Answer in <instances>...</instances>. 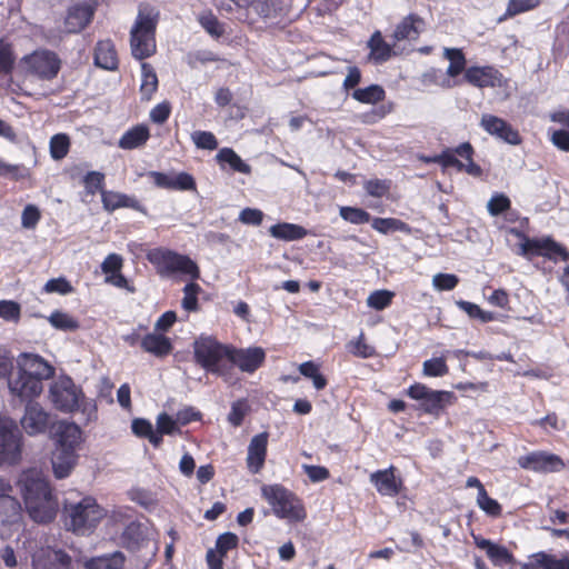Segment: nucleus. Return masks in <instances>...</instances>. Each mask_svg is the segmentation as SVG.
Listing matches in <instances>:
<instances>
[{"mask_svg":"<svg viewBox=\"0 0 569 569\" xmlns=\"http://www.w3.org/2000/svg\"><path fill=\"white\" fill-rule=\"evenodd\" d=\"M17 375L8 379L10 393L20 399H33L42 390V381L54 375V368L42 357L21 353L17 360Z\"/></svg>","mask_w":569,"mask_h":569,"instance_id":"obj_1","label":"nucleus"},{"mask_svg":"<svg viewBox=\"0 0 569 569\" xmlns=\"http://www.w3.org/2000/svg\"><path fill=\"white\" fill-rule=\"evenodd\" d=\"M48 398L58 411L64 413L80 411L86 421L97 417L96 403L87 399L82 389L68 376H60L51 382Z\"/></svg>","mask_w":569,"mask_h":569,"instance_id":"obj_2","label":"nucleus"},{"mask_svg":"<svg viewBox=\"0 0 569 569\" xmlns=\"http://www.w3.org/2000/svg\"><path fill=\"white\" fill-rule=\"evenodd\" d=\"M193 357L207 372L221 377L226 382L232 383L230 375V346L223 345L211 337H200L193 342Z\"/></svg>","mask_w":569,"mask_h":569,"instance_id":"obj_3","label":"nucleus"},{"mask_svg":"<svg viewBox=\"0 0 569 569\" xmlns=\"http://www.w3.org/2000/svg\"><path fill=\"white\" fill-rule=\"evenodd\" d=\"M106 516L93 497L86 496L78 501L66 500L63 518L67 530L80 536L91 533Z\"/></svg>","mask_w":569,"mask_h":569,"instance_id":"obj_4","label":"nucleus"},{"mask_svg":"<svg viewBox=\"0 0 569 569\" xmlns=\"http://www.w3.org/2000/svg\"><path fill=\"white\" fill-rule=\"evenodd\" d=\"M157 16L153 9L141 8L134 26L131 29V51L138 60L152 56L156 51L154 31Z\"/></svg>","mask_w":569,"mask_h":569,"instance_id":"obj_5","label":"nucleus"},{"mask_svg":"<svg viewBox=\"0 0 569 569\" xmlns=\"http://www.w3.org/2000/svg\"><path fill=\"white\" fill-rule=\"evenodd\" d=\"M147 258L162 278L171 277L174 273L189 276L192 280L200 277L199 267L193 260L172 250L156 248L148 252Z\"/></svg>","mask_w":569,"mask_h":569,"instance_id":"obj_6","label":"nucleus"},{"mask_svg":"<svg viewBox=\"0 0 569 569\" xmlns=\"http://www.w3.org/2000/svg\"><path fill=\"white\" fill-rule=\"evenodd\" d=\"M261 493L277 517L289 521H301L306 518V511L300 500L283 486L264 485L261 488Z\"/></svg>","mask_w":569,"mask_h":569,"instance_id":"obj_7","label":"nucleus"},{"mask_svg":"<svg viewBox=\"0 0 569 569\" xmlns=\"http://www.w3.org/2000/svg\"><path fill=\"white\" fill-rule=\"evenodd\" d=\"M23 413L20 418L21 429L30 437L51 432L57 417L43 408L39 402L27 399Z\"/></svg>","mask_w":569,"mask_h":569,"instance_id":"obj_8","label":"nucleus"},{"mask_svg":"<svg viewBox=\"0 0 569 569\" xmlns=\"http://www.w3.org/2000/svg\"><path fill=\"white\" fill-rule=\"evenodd\" d=\"M516 234L523 239L519 251L521 256H543L550 260H555L556 256H559L565 261L569 260L568 250L549 237L543 239H530L520 231H516Z\"/></svg>","mask_w":569,"mask_h":569,"instance_id":"obj_9","label":"nucleus"},{"mask_svg":"<svg viewBox=\"0 0 569 569\" xmlns=\"http://www.w3.org/2000/svg\"><path fill=\"white\" fill-rule=\"evenodd\" d=\"M266 359V352L261 347L236 348L230 346V375L234 377V367L242 372L252 373L260 368Z\"/></svg>","mask_w":569,"mask_h":569,"instance_id":"obj_10","label":"nucleus"},{"mask_svg":"<svg viewBox=\"0 0 569 569\" xmlns=\"http://www.w3.org/2000/svg\"><path fill=\"white\" fill-rule=\"evenodd\" d=\"M408 396L420 401L421 408L431 415H438L452 397L449 391L431 390L425 385L416 383L408 389Z\"/></svg>","mask_w":569,"mask_h":569,"instance_id":"obj_11","label":"nucleus"},{"mask_svg":"<svg viewBox=\"0 0 569 569\" xmlns=\"http://www.w3.org/2000/svg\"><path fill=\"white\" fill-rule=\"evenodd\" d=\"M21 436L11 420H0V462H16L20 457Z\"/></svg>","mask_w":569,"mask_h":569,"instance_id":"obj_12","label":"nucleus"},{"mask_svg":"<svg viewBox=\"0 0 569 569\" xmlns=\"http://www.w3.org/2000/svg\"><path fill=\"white\" fill-rule=\"evenodd\" d=\"M24 63L30 73L47 80L54 78L60 69V61L51 51H36L24 58Z\"/></svg>","mask_w":569,"mask_h":569,"instance_id":"obj_13","label":"nucleus"},{"mask_svg":"<svg viewBox=\"0 0 569 569\" xmlns=\"http://www.w3.org/2000/svg\"><path fill=\"white\" fill-rule=\"evenodd\" d=\"M518 463L521 468L536 472H555L565 466L559 456L542 451L519 457Z\"/></svg>","mask_w":569,"mask_h":569,"instance_id":"obj_14","label":"nucleus"},{"mask_svg":"<svg viewBox=\"0 0 569 569\" xmlns=\"http://www.w3.org/2000/svg\"><path fill=\"white\" fill-rule=\"evenodd\" d=\"M19 483L23 495L24 502L29 499L41 498L42 496H51V489L42 472L38 469H30L24 471Z\"/></svg>","mask_w":569,"mask_h":569,"instance_id":"obj_15","label":"nucleus"},{"mask_svg":"<svg viewBox=\"0 0 569 569\" xmlns=\"http://www.w3.org/2000/svg\"><path fill=\"white\" fill-rule=\"evenodd\" d=\"M480 126L487 133L495 136L509 144L517 146L521 143L519 132L506 120L499 117L483 114L481 117Z\"/></svg>","mask_w":569,"mask_h":569,"instance_id":"obj_16","label":"nucleus"},{"mask_svg":"<svg viewBox=\"0 0 569 569\" xmlns=\"http://www.w3.org/2000/svg\"><path fill=\"white\" fill-rule=\"evenodd\" d=\"M26 509L31 519L39 523H48L51 522L58 511V502L54 497L51 496H42L37 499H29V501L24 502Z\"/></svg>","mask_w":569,"mask_h":569,"instance_id":"obj_17","label":"nucleus"},{"mask_svg":"<svg viewBox=\"0 0 569 569\" xmlns=\"http://www.w3.org/2000/svg\"><path fill=\"white\" fill-rule=\"evenodd\" d=\"M50 433H52L56 439V447L77 451L82 432L76 423L57 419Z\"/></svg>","mask_w":569,"mask_h":569,"instance_id":"obj_18","label":"nucleus"},{"mask_svg":"<svg viewBox=\"0 0 569 569\" xmlns=\"http://www.w3.org/2000/svg\"><path fill=\"white\" fill-rule=\"evenodd\" d=\"M149 176L153 179L154 184L159 188L182 191L196 190V181L193 177L187 172L174 174L150 171Z\"/></svg>","mask_w":569,"mask_h":569,"instance_id":"obj_19","label":"nucleus"},{"mask_svg":"<svg viewBox=\"0 0 569 569\" xmlns=\"http://www.w3.org/2000/svg\"><path fill=\"white\" fill-rule=\"evenodd\" d=\"M268 433L256 435L248 446L247 466L251 473H258L267 456Z\"/></svg>","mask_w":569,"mask_h":569,"instance_id":"obj_20","label":"nucleus"},{"mask_svg":"<svg viewBox=\"0 0 569 569\" xmlns=\"http://www.w3.org/2000/svg\"><path fill=\"white\" fill-rule=\"evenodd\" d=\"M425 29V21L418 14L410 13L405 17L396 27L391 38L395 43L408 40L415 41Z\"/></svg>","mask_w":569,"mask_h":569,"instance_id":"obj_21","label":"nucleus"},{"mask_svg":"<svg viewBox=\"0 0 569 569\" xmlns=\"http://www.w3.org/2000/svg\"><path fill=\"white\" fill-rule=\"evenodd\" d=\"M476 546L485 550L488 558L495 566L513 565L516 559L512 553L503 546L492 542L491 540L481 538L479 536H472Z\"/></svg>","mask_w":569,"mask_h":569,"instance_id":"obj_22","label":"nucleus"},{"mask_svg":"<svg viewBox=\"0 0 569 569\" xmlns=\"http://www.w3.org/2000/svg\"><path fill=\"white\" fill-rule=\"evenodd\" d=\"M396 468L390 467L385 470H378L370 475V481L373 483L379 493L383 496H396L400 492L401 480L396 479Z\"/></svg>","mask_w":569,"mask_h":569,"instance_id":"obj_23","label":"nucleus"},{"mask_svg":"<svg viewBox=\"0 0 569 569\" xmlns=\"http://www.w3.org/2000/svg\"><path fill=\"white\" fill-rule=\"evenodd\" d=\"M93 9L88 4H76L68 10L64 19V31L77 33L81 31L92 19Z\"/></svg>","mask_w":569,"mask_h":569,"instance_id":"obj_24","label":"nucleus"},{"mask_svg":"<svg viewBox=\"0 0 569 569\" xmlns=\"http://www.w3.org/2000/svg\"><path fill=\"white\" fill-rule=\"evenodd\" d=\"M77 458L76 451L56 447L51 456L52 470L56 478H67L74 468Z\"/></svg>","mask_w":569,"mask_h":569,"instance_id":"obj_25","label":"nucleus"},{"mask_svg":"<svg viewBox=\"0 0 569 569\" xmlns=\"http://www.w3.org/2000/svg\"><path fill=\"white\" fill-rule=\"evenodd\" d=\"M148 536V527L137 520H130L121 535L122 545L129 550H138Z\"/></svg>","mask_w":569,"mask_h":569,"instance_id":"obj_26","label":"nucleus"},{"mask_svg":"<svg viewBox=\"0 0 569 569\" xmlns=\"http://www.w3.org/2000/svg\"><path fill=\"white\" fill-rule=\"evenodd\" d=\"M465 79L478 88L495 87L499 82V73L492 67H470L465 72Z\"/></svg>","mask_w":569,"mask_h":569,"instance_id":"obj_27","label":"nucleus"},{"mask_svg":"<svg viewBox=\"0 0 569 569\" xmlns=\"http://www.w3.org/2000/svg\"><path fill=\"white\" fill-rule=\"evenodd\" d=\"M20 519V502L11 496L0 495V528L17 525Z\"/></svg>","mask_w":569,"mask_h":569,"instance_id":"obj_28","label":"nucleus"},{"mask_svg":"<svg viewBox=\"0 0 569 569\" xmlns=\"http://www.w3.org/2000/svg\"><path fill=\"white\" fill-rule=\"evenodd\" d=\"M94 63L106 70H114L118 67V58L111 41L98 42L94 51Z\"/></svg>","mask_w":569,"mask_h":569,"instance_id":"obj_29","label":"nucleus"},{"mask_svg":"<svg viewBox=\"0 0 569 569\" xmlns=\"http://www.w3.org/2000/svg\"><path fill=\"white\" fill-rule=\"evenodd\" d=\"M238 7L247 9L249 13L260 18H270L276 14L278 0H232Z\"/></svg>","mask_w":569,"mask_h":569,"instance_id":"obj_30","label":"nucleus"},{"mask_svg":"<svg viewBox=\"0 0 569 569\" xmlns=\"http://www.w3.org/2000/svg\"><path fill=\"white\" fill-rule=\"evenodd\" d=\"M269 233L271 237L279 240L295 241L305 238L308 234V231L299 224L279 222L269 228Z\"/></svg>","mask_w":569,"mask_h":569,"instance_id":"obj_31","label":"nucleus"},{"mask_svg":"<svg viewBox=\"0 0 569 569\" xmlns=\"http://www.w3.org/2000/svg\"><path fill=\"white\" fill-rule=\"evenodd\" d=\"M126 557L121 551L106 553L86 561V569H122Z\"/></svg>","mask_w":569,"mask_h":569,"instance_id":"obj_32","label":"nucleus"},{"mask_svg":"<svg viewBox=\"0 0 569 569\" xmlns=\"http://www.w3.org/2000/svg\"><path fill=\"white\" fill-rule=\"evenodd\" d=\"M141 347L144 351L152 353L156 357H164L172 350L170 339L157 333L147 335L141 341Z\"/></svg>","mask_w":569,"mask_h":569,"instance_id":"obj_33","label":"nucleus"},{"mask_svg":"<svg viewBox=\"0 0 569 569\" xmlns=\"http://www.w3.org/2000/svg\"><path fill=\"white\" fill-rule=\"evenodd\" d=\"M368 46L371 50V57L376 62H385L392 56L393 47H396L395 40L391 43L385 41L380 31H376Z\"/></svg>","mask_w":569,"mask_h":569,"instance_id":"obj_34","label":"nucleus"},{"mask_svg":"<svg viewBox=\"0 0 569 569\" xmlns=\"http://www.w3.org/2000/svg\"><path fill=\"white\" fill-rule=\"evenodd\" d=\"M216 160L223 167V164H229V167L237 172H241L244 174H249L251 172V167L246 163L231 148H222L216 154Z\"/></svg>","mask_w":569,"mask_h":569,"instance_id":"obj_35","label":"nucleus"},{"mask_svg":"<svg viewBox=\"0 0 569 569\" xmlns=\"http://www.w3.org/2000/svg\"><path fill=\"white\" fill-rule=\"evenodd\" d=\"M149 138V130L144 126H137L128 130L119 140L121 149L130 150L142 146Z\"/></svg>","mask_w":569,"mask_h":569,"instance_id":"obj_36","label":"nucleus"},{"mask_svg":"<svg viewBox=\"0 0 569 569\" xmlns=\"http://www.w3.org/2000/svg\"><path fill=\"white\" fill-rule=\"evenodd\" d=\"M142 81L140 93L142 99L150 100L158 88V77L154 69L147 62L141 63Z\"/></svg>","mask_w":569,"mask_h":569,"instance_id":"obj_37","label":"nucleus"},{"mask_svg":"<svg viewBox=\"0 0 569 569\" xmlns=\"http://www.w3.org/2000/svg\"><path fill=\"white\" fill-rule=\"evenodd\" d=\"M535 569H569V557L557 559L555 556L539 551L532 555Z\"/></svg>","mask_w":569,"mask_h":569,"instance_id":"obj_38","label":"nucleus"},{"mask_svg":"<svg viewBox=\"0 0 569 569\" xmlns=\"http://www.w3.org/2000/svg\"><path fill=\"white\" fill-rule=\"evenodd\" d=\"M131 429L136 436L140 438H147L154 447H158L162 442L161 436L156 433L152 423L147 419H133Z\"/></svg>","mask_w":569,"mask_h":569,"instance_id":"obj_39","label":"nucleus"},{"mask_svg":"<svg viewBox=\"0 0 569 569\" xmlns=\"http://www.w3.org/2000/svg\"><path fill=\"white\" fill-rule=\"evenodd\" d=\"M443 56L450 61L447 74L451 78L459 76L466 68V58L461 49L445 48Z\"/></svg>","mask_w":569,"mask_h":569,"instance_id":"obj_40","label":"nucleus"},{"mask_svg":"<svg viewBox=\"0 0 569 569\" xmlns=\"http://www.w3.org/2000/svg\"><path fill=\"white\" fill-rule=\"evenodd\" d=\"M456 305L460 310L466 312L469 316V318L478 319L482 323L497 320L496 313L482 310L478 305H476L473 302H469L466 300H458V301H456Z\"/></svg>","mask_w":569,"mask_h":569,"instance_id":"obj_41","label":"nucleus"},{"mask_svg":"<svg viewBox=\"0 0 569 569\" xmlns=\"http://www.w3.org/2000/svg\"><path fill=\"white\" fill-rule=\"evenodd\" d=\"M352 98L362 103H377L385 99V90L378 84H371L363 89H356Z\"/></svg>","mask_w":569,"mask_h":569,"instance_id":"obj_42","label":"nucleus"},{"mask_svg":"<svg viewBox=\"0 0 569 569\" xmlns=\"http://www.w3.org/2000/svg\"><path fill=\"white\" fill-rule=\"evenodd\" d=\"M371 226L380 233H388L390 231H405L408 229L407 224L395 218H375L371 220Z\"/></svg>","mask_w":569,"mask_h":569,"instance_id":"obj_43","label":"nucleus"},{"mask_svg":"<svg viewBox=\"0 0 569 569\" xmlns=\"http://www.w3.org/2000/svg\"><path fill=\"white\" fill-rule=\"evenodd\" d=\"M70 140L64 133L54 134L50 139V154L54 160L63 159L69 151Z\"/></svg>","mask_w":569,"mask_h":569,"instance_id":"obj_44","label":"nucleus"},{"mask_svg":"<svg viewBox=\"0 0 569 569\" xmlns=\"http://www.w3.org/2000/svg\"><path fill=\"white\" fill-rule=\"evenodd\" d=\"M339 213L343 220L353 224H362L371 221L370 213L360 208L341 207Z\"/></svg>","mask_w":569,"mask_h":569,"instance_id":"obj_45","label":"nucleus"},{"mask_svg":"<svg viewBox=\"0 0 569 569\" xmlns=\"http://www.w3.org/2000/svg\"><path fill=\"white\" fill-rule=\"evenodd\" d=\"M49 322L56 329L64 331H73L79 327L78 322L72 317L61 311L52 312L49 317Z\"/></svg>","mask_w":569,"mask_h":569,"instance_id":"obj_46","label":"nucleus"},{"mask_svg":"<svg viewBox=\"0 0 569 569\" xmlns=\"http://www.w3.org/2000/svg\"><path fill=\"white\" fill-rule=\"evenodd\" d=\"M201 288L196 282L187 283L183 288V299L181 306L187 311H196L198 309V295Z\"/></svg>","mask_w":569,"mask_h":569,"instance_id":"obj_47","label":"nucleus"},{"mask_svg":"<svg viewBox=\"0 0 569 569\" xmlns=\"http://www.w3.org/2000/svg\"><path fill=\"white\" fill-rule=\"evenodd\" d=\"M191 139L198 149L216 150L218 148V140L210 131H194L191 133Z\"/></svg>","mask_w":569,"mask_h":569,"instance_id":"obj_48","label":"nucleus"},{"mask_svg":"<svg viewBox=\"0 0 569 569\" xmlns=\"http://www.w3.org/2000/svg\"><path fill=\"white\" fill-rule=\"evenodd\" d=\"M477 503L489 516L497 517L501 513V506L488 496L485 488H481V492H478Z\"/></svg>","mask_w":569,"mask_h":569,"instance_id":"obj_49","label":"nucleus"},{"mask_svg":"<svg viewBox=\"0 0 569 569\" xmlns=\"http://www.w3.org/2000/svg\"><path fill=\"white\" fill-rule=\"evenodd\" d=\"M393 298V292L388 290H376L369 295L367 305L376 310H383L387 308Z\"/></svg>","mask_w":569,"mask_h":569,"instance_id":"obj_50","label":"nucleus"},{"mask_svg":"<svg viewBox=\"0 0 569 569\" xmlns=\"http://www.w3.org/2000/svg\"><path fill=\"white\" fill-rule=\"evenodd\" d=\"M448 373V366L443 358H432L423 362V375L429 377H442Z\"/></svg>","mask_w":569,"mask_h":569,"instance_id":"obj_51","label":"nucleus"},{"mask_svg":"<svg viewBox=\"0 0 569 569\" xmlns=\"http://www.w3.org/2000/svg\"><path fill=\"white\" fill-rule=\"evenodd\" d=\"M510 206L511 202L507 196L502 193H497L492 196L488 201L487 209L491 216L497 217L507 211L510 208Z\"/></svg>","mask_w":569,"mask_h":569,"instance_id":"obj_52","label":"nucleus"},{"mask_svg":"<svg viewBox=\"0 0 569 569\" xmlns=\"http://www.w3.org/2000/svg\"><path fill=\"white\" fill-rule=\"evenodd\" d=\"M459 278L452 273H437L432 277V284L439 291H449L457 287Z\"/></svg>","mask_w":569,"mask_h":569,"instance_id":"obj_53","label":"nucleus"},{"mask_svg":"<svg viewBox=\"0 0 569 569\" xmlns=\"http://www.w3.org/2000/svg\"><path fill=\"white\" fill-rule=\"evenodd\" d=\"M14 64V56L9 44L0 41V74L11 73Z\"/></svg>","mask_w":569,"mask_h":569,"instance_id":"obj_54","label":"nucleus"},{"mask_svg":"<svg viewBox=\"0 0 569 569\" xmlns=\"http://www.w3.org/2000/svg\"><path fill=\"white\" fill-rule=\"evenodd\" d=\"M41 218L40 210L34 204H28L24 207L21 214V226L24 229L32 230L38 224Z\"/></svg>","mask_w":569,"mask_h":569,"instance_id":"obj_55","label":"nucleus"},{"mask_svg":"<svg viewBox=\"0 0 569 569\" xmlns=\"http://www.w3.org/2000/svg\"><path fill=\"white\" fill-rule=\"evenodd\" d=\"M239 538L233 532H224L220 535L216 541L217 552L221 556H226L231 549L237 548Z\"/></svg>","mask_w":569,"mask_h":569,"instance_id":"obj_56","label":"nucleus"},{"mask_svg":"<svg viewBox=\"0 0 569 569\" xmlns=\"http://www.w3.org/2000/svg\"><path fill=\"white\" fill-rule=\"evenodd\" d=\"M104 176L98 171H90L83 178L86 190L90 194H94L97 191L102 193Z\"/></svg>","mask_w":569,"mask_h":569,"instance_id":"obj_57","label":"nucleus"},{"mask_svg":"<svg viewBox=\"0 0 569 569\" xmlns=\"http://www.w3.org/2000/svg\"><path fill=\"white\" fill-rule=\"evenodd\" d=\"M20 305L11 300H0V317L17 322L20 319Z\"/></svg>","mask_w":569,"mask_h":569,"instance_id":"obj_58","label":"nucleus"},{"mask_svg":"<svg viewBox=\"0 0 569 569\" xmlns=\"http://www.w3.org/2000/svg\"><path fill=\"white\" fill-rule=\"evenodd\" d=\"M199 22L201 27L212 37L218 38L224 31L222 24L211 13L202 14L199 18Z\"/></svg>","mask_w":569,"mask_h":569,"instance_id":"obj_59","label":"nucleus"},{"mask_svg":"<svg viewBox=\"0 0 569 569\" xmlns=\"http://www.w3.org/2000/svg\"><path fill=\"white\" fill-rule=\"evenodd\" d=\"M0 176L11 177L14 180H21L28 176V170L23 166L6 163L0 159Z\"/></svg>","mask_w":569,"mask_h":569,"instance_id":"obj_60","label":"nucleus"},{"mask_svg":"<svg viewBox=\"0 0 569 569\" xmlns=\"http://www.w3.org/2000/svg\"><path fill=\"white\" fill-rule=\"evenodd\" d=\"M427 161L437 162L442 164L443 167H456L460 171L465 168V163L457 159L456 154L450 150H446L441 154H438L432 159H427Z\"/></svg>","mask_w":569,"mask_h":569,"instance_id":"obj_61","label":"nucleus"},{"mask_svg":"<svg viewBox=\"0 0 569 569\" xmlns=\"http://www.w3.org/2000/svg\"><path fill=\"white\" fill-rule=\"evenodd\" d=\"M178 430L177 421L169 415L160 413L157 418V432L161 437L163 435H173Z\"/></svg>","mask_w":569,"mask_h":569,"instance_id":"obj_62","label":"nucleus"},{"mask_svg":"<svg viewBox=\"0 0 569 569\" xmlns=\"http://www.w3.org/2000/svg\"><path fill=\"white\" fill-rule=\"evenodd\" d=\"M247 412V403L243 400H238L232 403L231 410L228 415V421L234 426L238 427L242 423L243 418Z\"/></svg>","mask_w":569,"mask_h":569,"instance_id":"obj_63","label":"nucleus"},{"mask_svg":"<svg viewBox=\"0 0 569 569\" xmlns=\"http://www.w3.org/2000/svg\"><path fill=\"white\" fill-rule=\"evenodd\" d=\"M130 499L144 508H150L154 505L152 493L146 489L134 488L129 491Z\"/></svg>","mask_w":569,"mask_h":569,"instance_id":"obj_64","label":"nucleus"}]
</instances>
